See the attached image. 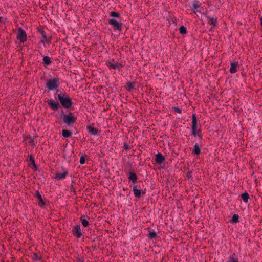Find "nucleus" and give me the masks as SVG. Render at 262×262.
Returning a JSON list of instances; mask_svg holds the SVG:
<instances>
[{
  "mask_svg": "<svg viewBox=\"0 0 262 262\" xmlns=\"http://www.w3.org/2000/svg\"><path fill=\"white\" fill-rule=\"evenodd\" d=\"M133 191L135 197L140 198L142 195H144L145 194V192L142 191L141 190L138 188L137 185L133 186Z\"/></svg>",
  "mask_w": 262,
  "mask_h": 262,
  "instance_id": "8",
  "label": "nucleus"
},
{
  "mask_svg": "<svg viewBox=\"0 0 262 262\" xmlns=\"http://www.w3.org/2000/svg\"><path fill=\"white\" fill-rule=\"evenodd\" d=\"M73 234L77 238H80L81 235V231L79 225H75L72 230Z\"/></svg>",
  "mask_w": 262,
  "mask_h": 262,
  "instance_id": "7",
  "label": "nucleus"
},
{
  "mask_svg": "<svg viewBox=\"0 0 262 262\" xmlns=\"http://www.w3.org/2000/svg\"><path fill=\"white\" fill-rule=\"evenodd\" d=\"M241 198L245 203H247L248 202V199L249 198V195L248 193L246 192L243 193L241 195Z\"/></svg>",
  "mask_w": 262,
  "mask_h": 262,
  "instance_id": "22",
  "label": "nucleus"
},
{
  "mask_svg": "<svg viewBox=\"0 0 262 262\" xmlns=\"http://www.w3.org/2000/svg\"><path fill=\"white\" fill-rule=\"evenodd\" d=\"M29 161L31 162V163H33V167H34V168L36 170H37L36 165L35 164V161H34V158H33V156L31 155H30L29 156Z\"/></svg>",
  "mask_w": 262,
  "mask_h": 262,
  "instance_id": "30",
  "label": "nucleus"
},
{
  "mask_svg": "<svg viewBox=\"0 0 262 262\" xmlns=\"http://www.w3.org/2000/svg\"><path fill=\"white\" fill-rule=\"evenodd\" d=\"M129 181H132L133 183L135 184L137 181V176L135 173L133 172H126Z\"/></svg>",
  "mask_w": 262,
  "mask_h": 262,
  "instance_id": "11",
  "label": "nucleus"
},
{
  "mask_svg": "<svg viewBox=\"0 0 262 262\" xmlns=\"http://www.w3.org/2000/svg\"><path fill=\"white\" fill-rule=\"evenodd\" d=\"M2 19H3V17H0V21H2Z\"/></svg>",
  "mask_w": 262,
  "mask_h": 262,
  "instance_id": "39",
  "label": "nucleus"
},
{
  "mask_svg": "<svg viewBox=\"0 0 262 262\" xmlns=\"http://www.w3.org/2000/svg\"><path fill=\"white\" fill-rule=\"evenodd\" d=\"M35 196L38 199V204L41 207H43L46 205V202L42 199L41 194L38 191H36L35 193Z\"/></svg>",
  "mask_w": 262,
  "mask_h": 262,
  "instance_id": "10",
  "label": "nucleus"
},
{
  "mask_svg": "<svg viewBox=\"0 0 262 262\" xmlns=\"http://www.w3.org/2000/svg\"><path fill=\"white\" fill-rule=\"evenodd\" d=\"M54 95L55 96V98L57 97L58 100L63 108L68 109L72 106L73 104L72 99L68 96L67 93L62 89L56 90Z\"/></svg>",
  "mask_w": 262,
  "mask_h": 262,
  "instance_id": "1",
  "label": "nucleus"
},
{
  "mask_svg": "<svg viewBox=\"0 0 262 262\" xmlns=\"http://www.w3.org/2000/svg\"><path fill=\"white\" fill-rule=\"evenodd\" d=\"M80 221L82 225L84 227H86L89 225V222L87 219H85V216L84 215H81L80 217Z\"/></svg>",
  "mask_w": 262,
  "mask_h": 262,
  "instance_id": "20",
  "label": "nucleus"
},
{
  "mask_svg": "<svg viewBox=\"0 0 262 262\" xmlns=\"http://www.w3.org/2000/svg\"><path fill=\"white\" fill-rule=\"evenodd\" d=\"M200 7V4L198 2L195 1L192 4V9L196 10Z\"/></svg>",
  "mask_w": 262,
  "mask_h": 262,
  "instance_id": "32",
  "label": "nucleus"
},
{
  "mask_svg": "<svg viewBox=\"0 0 262 262\" xmlns=\"http://www.w3.org/2000/svg\"><path fill=\"white\" fill-rule=\"evenodd\" d=\"M231 222L232 223H237L239 222V216L238 214H234L232 216Z\"/></svg>",
  "mask_w": 262,
  "mask_h": 262,
  "instance_id": "27",
  "label": "nucleus"
},
{
  "mask_svg": "<svg viewBox=\"0 0 262 262\" xmlns=\"http://www.w3.org/2000/svg\"><path fill=\"white\" fill-rule=\"evenodd\" d=\"M207 19L208 21V23L213 26H215L217 21V19L214 17H211L209 16H207Z\"/></svg>",
  "mask_w": 262,
  "mask_h": 262,
  "instance_id": "21",
  "label": "nucleus"
},
{
  "mask_svg": "<svg viewBox=\"0 0 262 262\" xmlns=\"http://www.w3.org/2000/svg\"><path fill=\"white\" fill-rule=\"evenodd\" d=\"M180 33L181 34H185L187 33V29L184 26H181L179 28Z\"/></svg>",
  "mask_w": 262,
  "mask_h": 262,
  "instance_id": "29",
  "label": "nucleus"
},
{
  "mask_svg": "<svg viewBox=\"0 0 262 262\" xmlns=\"http://www.w3.org/2000/svg\"><path fill=\"white\" fill-rule=\"evenodd\" d=\"M127 89L130 91H131L132 90L135 89V82H128L127 83Z\"/></svg>",
  "mask_w": 262,
  "mask_h": 262,
  "instance_id": "26",
  "label": "nucleus"
},
{
  "mask_svg": "<svg viewBox=\"0 0 262 262\" xmlns=\"http://www.w3.org/2000/svg\"><path fill=\"white\" fill-rule=\"evenodd\" d=\"M157 237V233L154 230H150L148 234V237L151 239H155Z\"/></svg>",
  "mask_w": 262,
  "mask_h": 262,
  "instance_id": "23",
  "label": "nucleus"
},
{
  "mask_svg": "<svg viewBox=\"0 0 262 262\" xmlns=\"http://www.w3.org/2000/svg\"><path fill=\"white\" fill-rule=\"evenodd\" d=\"M85 158L83 156H81L80 158V163L81 164H83L84 163H85Z\"/></svg>",
  "mask_w": 262,
  "mask_h": 262,
  "instance_id": "34",
  "label": "nucleus"
},
{
  "mask_svg": "<svg viewBox=\"0 0 262 262\" xmlns=\"http://www.w3.org/2000/svg\"><path fill=\"white\" fill-rule=\"evenodd\" d=\"M192 135L195 137H197V136H198L200 134H201V129H196L194 130H192Z\"/></svg>",
  "mask_w": 262,
  "mask_h": 262,
  "instance_id": "28",
  "label": "nucleus"
},
{
  "mask_svg": "<svg viewBox=\"0 0 262 262\" xmlns=\"http://www.w3.org/2000/svg\"><path fill=\"white\" fill-rule=\"evenodd\" d=\"M40 33L41 34L42 37L44 39V40H41L42 42L44 43L45 41H47L48 42H50L51 40L47 38V36L46 35V33H45L44 31L41 30L40 31Z\"/></svg>",
  "mask_w": 262,
  "mask_h": 262,
  "instance_id": "24",
  "label": "nucleus"
},
{
  "mask_svg": "<svg viewBox=\"0 0 262 262\" xmlns=\"http://www.w3.org/2000/svg\"><path fill=\"white\" fill-rule=\"evenodd\" d=\"M197 137L199 138V139L200 141H201L203 140V136H202V134L197 136Z\"/></svg>",
  "mask_w": 262,
  "mask_h": 262,
  "instance_id": "37",
  "label": "nucleus"
},
{
  "mask_svg": "<svg viewBox=\"0 0 262 262\" xmlns=\"http://www.w3.org/2000/svg\"><path fill=\"white\" fill-rule=\"evenodd\" d=\"M165 157L161 153L158 152L156 155L155 161L157 164H161L165 161Z\"/></svg>",
  "mask_w": 262,
  "mask_h": 262,
  "instance_id": "12",
  "label": "nucleus"
},
{
  "mask_svg": "<svg viewBox=\"0 0 262 262\" xmlns=\"http://www.w3.org/2000/svg\"><path fill=\"white\" fill-rule=\"evenodd\" d=\"M106 65L110 68H112L114 70H120V69L122 67V65L121 63L117 62H112L108 61L107 62Z\"/></svg>",
  "mask_w": 262,
  "mask_h": 262,
  "instance_id": "9",
  "label": "nucleus"
},
{
  "mask_svg": "<svg viewBox=\"0 0 262 262\" xmlns=\"http://www.w3.org/2000/svg\"><path fill=\"white\" fill-rule=\"evenodd\" d=\"M68 173L67 171H64L62 173H57L56 174L55 178L58 180H63L66 178Z\"/></svg>",
  "mask_w": 262,
  "mask_h": 262,
  "instance_id": "17",
  "label": "nucleus"
},
{
  "mask_svg": "<svg viewBox=\"0 0 262 262\" xmlns=\"http://www.w3.org/2000/svg\"><path fill=\"white\" fill-rule=\"evenodd\" d=\"M43 64L45 66H49L51 64V60L49 56H44L43 57Z\"/></svg>",
  "mask_w": 262,
  "mask_h": 262,
  "instance_id": "19",
  "label": "nucleus"
},
{
  "mask_svg": "<svg viewBox=\"0 0 262 262\" xmlns=\"http://www.w3.org/2000/svg\"><path fill=\"white\" fill-rule=\"evenodd\" d=\"M198 128V122L197 118L195 114L192 115V126L191 130H194Z\"/></svg>",
  "mask_w": 262,
  "mask_h": 262,
  "instance_id": "15",
  "label": "nucleus"
},
{
  "mask_svg": "<svg viewBox=\"0 0 262 262\" xmlns=\"http://www.w3.org/2000/svg\"><path fill=\"white\" fill-rule=\"evenodd\" d=\"M230 64V72L232 74L236 73L237 71L238 62H231Z\"/></svg>",
  "mask_w": 262,
  "mask_h": 262,
  "instance_id": "13",
  "label": "nucleus"
},
{
  "mask_svg": "<svg viewBox=\"0 0 262 262\" xmlns=\"http://www.w3.org/2000/svg\"><path fill=\"white\" fill-rule=\"evenodd\" d=\"M32 258L33 260H36V261H38L40 259V258L39 257V256L37 254H34L32 256Z\"/></svg>",
  "mask_w": 262,
  "mask_h": 262,
  "instance_id": "33",
  "label": "nucleus"
},
{
  "mask_svg": "<svg viewBox=\"0 0 262 262\" xmlns=\"http://www.w3.org/2000/svg\"><path fill=\"white\" fill-rule=\"evenodd\" d=\"M227 262H239L238 257L235 253L232 254L229 257Z\"/></svg>",
  "mask_w": 262,
  "mask_h": 262,
  "instance_id": "18",
  "label": "nucleus"
},
{
  "mask_svg": "<svg viewBox=\"0 0 262 262\" xmlns=\"http://www.w3.org/2000/svg\"><path fill=\"white\" fill-rule=\"evenodd\" d=\"M260 20L261 25L262 26V17H260Z\"/></svg>",
  "mask_w": 262,
  "mask_h": 262,
  "instance_id": "38",
  "label": "nucleus"
},
{
  "mask_svg": "<svg viewBox=\"0 0 262 262\" xmlns=\"http://www.w3.org/2000/svg\"><path fill=\"white\" fill-rule=\"evenodd\" d=\"M47 102L50 108L53 111H57L60 107V104L58 102L55 101L54 100L51 99L48 100Z\"/></svg>",
  "mask_w": 262,
  "mask_h": 262,
  "instance_id": "6",
  "label": "nucleus"
},
{
  "mask_svg": "<svg viewBox=\"0 0 262 262\" xmlns=\"http://www.w3.org/2000/svg\"><path fill=\"white\" fill-rule=\"evenodd\" d=\"M192 153L196 155H199L201 154V148L199 143H196L194 144V148L192 150Z\"/></svg>",
  "mask_w": 262,
  "mask_h": 262,
  "instance_id": "14",
  "label": "nucleus"
},
{
  "mask_svg": "<svg viewBox=\"0 0 262 262\" xmlns=\"http://www.w3.org/2000/svg\"><path fill=\"white\" fill-rule=\"evenodd\" d=\"M62 135L64 137L68 138L72 135V133L70 130L64 129L62 130Z\"/></svg>",
  "mask_w": 262,
  "mask_h": 262,
  "instance_id": "25",
  "label": "nucleus"
},
{
  "mask_svg": "<svg viewBox=\"0 0 262 262\" xmlns=\"http://www.w3.org/2000/svg\"><path fill=\"white\" fill-rule=\"evenodd\" d=\"M109 24L112 26L114 30H119L120 31L122 28V24L117 21L114 18L109 19L108 20Z\"/></svg>",
  "mask_w": 262,
  "mask_h": 262,
  "instance_id": "5",
  "label": "nucleus"
},
{
  "mask_svg": "<svg viewBox=\"0 0 262 262\" xmlns=\"http://www.w3.org/2000/svg\"><path fill=\"white\" fill-rule=\"evenodd\" d=\"M16 38L20 42L24 43L27 40V34L24 30L21 28H19L17 32Z\"/></svg>",
  "mask_w": 262,
  "mask_h": 262,
  "instance_id": "4",
  "label": "nucleus"
},
{
  "mask_svg": "<svg viewBox=\"0 0 262 262\" xmlns=\"http://www.w3.org/2000/svg\"><path fill=\"white\" fill-rule=\"evenodd\" d=\"M110 16L113 17H119L120 16V14L118 12H116L114 11H112L110 13Z\"/></svg>",
  "mask_w": 262,
  "mask_h": 262,
  "instance_id": "31",
  "label": "nucleus"
},
{
  "mask_svg": "<svg viewBox=\"0 0 262 262\" xmlns=\"http://www.w3.org/2000/svg\"><path fill=\"white\" fill-rule=\"evenodd\" d=\"M61 118L63 123L69 126L73 125L76 121V117L71 112L61 114Z\"/></svg>",
  "mask_w": 262,
  "mask_h": 262,
  "instance_id": "2",
  "label": "nucleus"
},
{
  "mask_svg": "<svg viewBox=\"0 0 262 262\" xmlns=\"http://www.w3.org/2000/svg\"><path fill=\"white\" fill-rule=\"evenodd\" d=\"M88 132L92 135L96 136L98 135V130L91 125H89L87 127Z\"/></svg>",
  "mask_w": 262,
  "mask_h": 262,
  "instance_id": "16",
  "label": "nucleus"
},
{
  "mask_svg": "<svg viewBox=\"0 0 262 262\" xmlns=\"http://www.w3.org/2000/svg\"><path fill=\"white\" fill-rule=\"evenodd\" d=\"M174 111L176 113H179V114L181 113V112H182L180 108L177 107H174Z\"/></svg>",
  "mask_w": 262,
  "mask_h": 262,
  "instance_id": "35",
  "label": "nucleus"
},
{
  "mask_svg": "<svg viewBox=\"0 0 262 262\" xmlns=\"http://www.w3.org/2000/svg\"><path fill=\"white\" fill-rule=\"evenodd\" d=\"M59 80L58 78L53 77L48 79L46 83V86L49 91L57 90L59 86Z\"/></svg>",
  "mask_w": 262,
  "mask_h": 262,
  "instance_id": "3",
  "label": "nucleus"
},
{
  "mask_svg": "<svg viewBox=\"0 0 262 262\" xmlns=\"http://www.w3.org/2000/svg\"><path fill=\"white\" fill-rule=\"evenodd\" d=\"M124 147L126 150H128L129 149V146L126 143H125L124 144Z\"/></svg>",
  "mask_w": 262,
  "mask_h": 262,
  "instance_id": "36",
  "label": "nucleus"
}]
</instances>
